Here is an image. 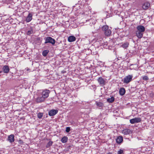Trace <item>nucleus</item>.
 Instances as JSON below:
<instances>
[{
    "label": "nucleus",
    "instance_id": "6",
    "mask_svg": "<svg viewBox=\"0 0 154 154\" xmlns=\"http://www.w3.org/2000/svg\"><path fill=\"white\" fill-rule=\"evenodd\" d=\"M50 92V91L46 89L43 91L42 92V97L45 99V98L48 97Z\"/></svg>",
    "mask_w": 154,
    "mask_h": 154
},
{
    "label": "nucleus",
    "instance_id": "24",
    "mask_svg": "<svg viewBox=\"0 0 154 154\" xmlns=\"http://www.w3.org/2000/svg\"><path fill=\"white\" fill-rule=\"evenodd\" d=\"M49 52V51L48 50H47L44 51L42 53L43 56L44 57L46 56L47 55Z\"/></svg>",
    "mask_w": 154,
    "mask_h": 154
},
{
    "label": "nucleus",
    "instance_id": "30",
    "mask_svg": "<svg viewBox=\"0 0 154 154\" xmlns=\"http://www.w3.org/2000/svg\"><path fill=\"white\" fill-rule=\"evenodd\" d=\"M62 72H63V73H65V72H66L65 71H62Z\"/></svg>",
    "mask_w": 154,
    "mask_h": 154
},
{
    "label": "nucleus",
    "instance_id": "32",
    "mask_svg": "<svg viewBox=\"0 0 154 154\" xmlns=\"http://www.w3.org/2000/svg\"><path fill=\"white\" fill-rule=\"evenodd\" d=\"M2 71H0V73H2Z\"/></svg>",
    "mask_w": 154,
    "mask_h": 154
},
{
    "label": "nucleus",
    "instance_id": "10",
    "mask_svg": "<svg viewBox=\"0 0 154 154\" xmlns=\"http://www.w3.org/2000/svg\"><path fill=\"white\" fill-rule=\"evenodd\" d=\"M32 14L31 13H29L28 14V15L26 17V22L28 23L30 22L32 19Z\"/></svg>",
    "mask_w": 154,
    "mask_h": 154
},
{
    "label": "nucleus",
    "instance_id": "14",
    "mask_svg": "<svg viewBox=\"0 0 154 154\" xmlns=\"http://www.w3.org/2000/svg\"><path fill=\"white\" fill-rule=\"evenodd\" d=\"M150 5V3L149 2H146L143 4V9L146 10L149 7Z\"/></svg>",
    "mask_w": 154,
    "mask_h": 154
},
{
    "label": "nucleus",
    "instance_id": "13",
    "mask_svg": "<svg viewBox=\"0 0 154 154\" xmlns=\"http://www.w3.org/2000/svg\"><path fill=\"white\" fill-rule=\"evenodd\" d=\"M125 90L124 88H120L119 90V93L120 95L123 96L124 95L125 93Z\"/></svg>",
    "mask_w": 154,
    "mask_h": 154
},
{
    "label": "nucleus",
    "instance_id": "25",
    "mask_svg": "<svg viewBox=\"0 0 154 154\" xmlns=\"http://www.w3.org/2000/svg\"><path fill=\"white\" fill-rule=\"evenodd\" d=\"M53 143V142L52 141H50L47 144L46 146V147L47 148H49L52 145Z\"/></svg>",
    "mask_w": 154,
    "mask_h": 154
},
{
    "label": "nucleus",
    "instance_id": "34",
    "mask_svg": "<svg viewBox=\"0 0 154 154\" xmlns=\"http://www.w3.org/2000/svg\"><path fill=\"white\" fill-rule=\"evenodd\" d=\"M89 49H88V50H89Z\"/></svg>",
    "mask_w": 154,
    "mask_h": 154
},
{
    "label": "nucleus",
    "instance_id": "28",
    "mask_svg": "<svg viewBox=\"0 0 154 154\" xmlns=\"http://www.w3.org/2000/svg\"><path fill=\"white\" fill-rule=\"evenodd\" d=\"M143 80H148L149 79V78L147 76L145 75L143 77Z\"/></svg>",
    "mask_w": 154,
    "mask_h": 154
},
{
    "label": "nucleus",
    "instance_id": "15",
    "mask_svg": "<svg viewBox=\"0 0 154 154\" xmlns=\"http://www.w3.org/2000/svg\"><path fill=\"white\" fill-rule=\"evenodd\" d=\"M123 140V137L122 136L118 137L116 139V142L118 144L121 143Z\"/></svg>",
    "mask_w": 154,
    "mask_h": 154
},
{
    "label": "nucleus",
    "instance_id": "21",
    "mask_svg": "<svg viewBox=\"0 0 154 154\" xmlns=\"http://www.w3.org/2000/svg\"><path fill=\"white\" fill-rule=\"evenodd\" d=\"M129 44L128 42H126L123 44L122 45V47L124 48H126L128 47Z\"/></svg>",
    "mask_w": 154,
    "mask_h": 154
},
{
    "label": "nucleus",
    "instance_id": "22",
    "mask_svg": "<svg viewBox=\"0 0 154 154\" xmlns=\"http://www.w3.org/2000/svg\"><path fill=\"white\" fill-rule=\"evenodd\" d=\"M109 29L108 26L107 25H104L102 27V30L104 32L106 31L107 30H108Z\"/></svg>",
    "mask_w": 154,
    "mask_h": 154
},
{
    "label": "nucleus",
    "instance_id": "7",
    "mask_svg": "<svg viewBox=\"0 0 154 154\" xmlns=\"http://www.w3.org/2000/svg\"><path fill=\"white\" fill-rule=\"evenodd\" d=\"M58 111L57 109H51L48 112V114L50 116H53L57 114Z\"/></svg>",
    "mask_w": 154,
    "mask_h": 154
},
{
    "label": "nucleus",
    "instance_id": "8",
    "mask_svg": "<svg viewBox=\"0 0 154 154\" xmlns=\"http://www.w3.org/2000/svg\"><path fill=\"white\" fill-rule=\"evenodd\" d=\"M122 133L125 135H127L131 133L132 131L129 129H125L122 130Z\"/></svg>",
    "mask_w": 154,
    "mask_h": 154
},
{
    "label": "nucleus",
    "instance_id": "5",
    "mask_svg": "<svg viewBox=\"0 0 154 154\" xmlns=\"http://www.w3.org/2000/svg\"><path fill=\"white\" fill-rule=\"evenodd\" d=\"M141 121V119L140 118H135L131 119L130 120V122L132 124L140 122Z\"/></svg>",
    "mask_w": 154,
    "mask_h": 154
},
{
    "label": "nucleus",
    "instance_id": "3",
    "mask_svg": "<svg viewBox=\"0 0 154 154\" xmlns=\"http://www.w3.org/2000/svg\"><path fill=\"white\" fill-rule=\"evenodd\" d=\"M133 76L132 75H129L125 76L124 79L123 83L128 84L132 80Z\"/></svg>",
    "mask_w": 154,
    "mask_h": 154
},
{
    "label": "nucleus",
    "instance_id": "35",
    "mask_svg": "<svg viewBox=\"0 0 154 154\" xmlns=\"http://www.w3.org/2000/svg\"><path fill=\"white\" fill-rule=\"evenodd\" d=\"M92 20H90V21H92Z\"/></svg>",
    "mask_w": 154,
    "mask_h": 154
},
{
    "label": "nucleus",
    "instance_id": "26",
    "mask_svg": "<svg viewBox=\"0 0 154 154\" xmlns=\"http://www.w3.org/2000/svg\"><path fill=\"white\" fill-rule=\"evenodd\" d=\"M43 116V113H42L39 112L38 115V117L39 119H41Z\"/></svg>",
    "mask_w": 154,
    "mask_h": 154
},
{
    "label": "nucleus",
    "instance_id": "11",
    "mask_svg": "<svg viewBox=\"0 0 154 154\" xmlns=\"http://www.w3.org/2000/svg\"><path fill=\"white\" fill-rule=\"evenodd\" d=\"M8 140L10 143H12L14 141V135L13 134H11L9 135L8 138Z\"/></svg>",
    "mask_w": 154,
    "mask_h": 154
},
{
    "label": "nucleus",
    "instance_id": "33",
    "mask_svg": "<svg viewBox=\"0 0 154 154\" xmlns=\"http://www.w3.org/2000/svg\"><path fill=\"white\" fill-rule=\"evenodd\" d=\"M90 50L91 51V52H92V50Z\"/></svg>",
    "mask_w": 154,
    "mask_h": 154
},
{
    "label": "nucleus",
    "instance_id": "16",
    "mask_svg": "<svg viewBox=\"0 0 154 154\" xmlns=\"http://www.w3.org/2000/svg\"><path fill=\"white\" fill-rule=\"evenodd\" d=\"M75 37L73 36H70L68 38V41L70 42L75 41Z\"/></svg>",
    "mask_w": 154,
    "mask_h": 154
},
{
    "label": "nucleus",
    "instance_id": "19",
    "mask_svg": "<svg viewBox=\"0 0 154 154\" xmlns=\"http://www.w3.org/2000/svg\"><path fill=\"white\" fill-rule=\"evenodd\" d=\"M114 98L113 97H112L110 98L107 99V101L109 103H112L114 101Z\"/></svg>",
    "mask_w": 154,
    "mask_h": 154
},
{
    "label": "nucleus",
    "instance_id": "20",
    "mask_svg": "<svg viewBox=\"0 0 154 154\" xmlns=\"http://www.w3.org/2000/svg\"><path fill=\"white\" fill-rule=\"evenodd\" d=\"M96 105L99 107H103L104 104H103L101 102H96Z\"/></svg>",
    "mask_w": 154,
    "mask_h": 154
},
{
    "label": "nucleus",
    "instance_id": "17",
    "mask_svg": "<svg viewBox=\"0 0 154 154\" xmlns=\"http://www.w3.org/2000/svg\"><path fill=\"white\" fill-rule=\"evenodd\" d=\"M104 32L105 35L107 36L110 35L112 33L111 30L109 29L105 31Z\"/></svg>",
    "mask_w": 154,
    "mask_h": 154
},
{
    "label": "nucleus",
    "instance_id": "18",
    "mask_svg": "<svg viewBox=\"0 0 154 154\" xmlns=\"http://www.w3.org/2000/svg\"><path fill=\"white\" fill-rule=\"evenodd\" d=\"M68 140V138L67 137L64 136L62 138L61 141L63 143H65L67 142Z\"/></svg>",
    "mask_w": 154,
    "mask_h": 154
},
{
    "label": "nucleus",
    "instance_id": "12",
    "mask_svg": "<svg viewBox=\"0 0 154 154\" xmlns=\"http://www.w3.org/2000/svg\"><path fill=\"white\" fill-rule=\"evenodd\" d=\"M3 72L5 73H8L10 69L8 66L7 65H5L3 67Z\"/></svg>",
    "mask_w": 154,
    "mask_h": 154
},
{
    "label": "nucleus",
    "instance_id": "27",
    "mask_svg": "<svg viewBox=\"0 0 154 154\" xmlns=\"http://www.w3.org/2000/svg\"><path fill=\"white\" fill-rule=\"evenodd\" d=\"M117 154H124L123 150L120 149L118 151Z\"/></svg>",
    "mask_w": 154,
    "mask_h": 154
},
{
    "label": "nucleus",
    "instance_id": "9",
    "mask_svg": "<svg viewBox=\"0 0 154 154\" xmlns=\"http://www.w3.org/2000/svg\"><path fill=\"white\" fill-rule=\"evenodd\" d=\"M45 99L42 97H38L36 98L35 101L37 103H40L44 101Z\"/></svg>",
    "mask_w": 154,
    "mask_h": 154
},
{
    "label": "nucleus",
    "instance_id": "29",
    "mask_svg": "<svg viewBox=\"0 0 154 154\" xmlns=\"http://www.w3.org/2000/svg\"><path fill=\"white\" fill-rule=\"evenodd\" d=\"M70 131V128L69 127H67L66 128V132H69Z\"/></svg>",
    "mask_w": 154,
    "mask_h": 154
},
{
    "label": "nucleus",
    "instance_id": "4",
    "mask_svg": "<svg viewBox=\"0 0 154 154\" xmlns=\"http://www.w3.org/2000/svg\"><path fill=\"white\" fill-rule=\"evenodd\" d=\"M99 85L101 86H104L106 84V80L102 77H100L98 78L97 80Z\"/></svg>",
    "mask_w": 154,
    "mask_h": 154
},
{
    "label": "nucleus",
    "instance_id": "23",
    "mask_svg": "<svg viewBox=\"0 0 154 154\" xmlns=\"http://www.w3.org/2000/svg\"><path fill=\"white\" fill-rule=\"evenodd\" d=\"M33 32L32 28L31 27L30 29L28 30L27 32V34L28 35H30L32 34Z\"/></svg>",
    "mask_w": 154,
    "mask_h": 154
},
{
    "label": "nucleus",
    "instance_id": "1",
    "mask_svg": "<svg viewBox=\"0 0 154 154\" xmlns=\"http://www.w3.org/2000/svg\"><path fill=\"white\" fill-rule=\"evenodd\" d=\"M137 36L139 38H141L143 36V32L145 30V27L142 25H139L137 26Z\"/></svg>",
    "mask_w": 154,
    "mask_h": 154
},
{
    "label": "nucleus",
    "instance_id": "2",
    "mask_svg": "<svg viewBox=\"0 0 154 154\" xmlns=\"http://www.w3.org/2000/svg\"><path fill=\"white\" fill-rule=\"evenodd\" d=\"M45 40V43L46 44L48 43H51L53 45H54L56 42L55 39L51 37H46L44 38Z\"/></svg>",
    "mask_w": 154,
    "mask_h": 154
},
{
    "label": "nucleus",
    "instance_id": "31",
    "mask_svg": "<svg viewBox=\"0 0 154 154\" xmlns=\"http://www.w3.org/2000/svg\"><path fill=\"white\" fill-rule=\"evenodd\" d=\"M107 154H112L111 153L109 152V153H107Z\"/></svg>",
    "mask_w": 154,
    "mask_h": 154
}]
</instances>
